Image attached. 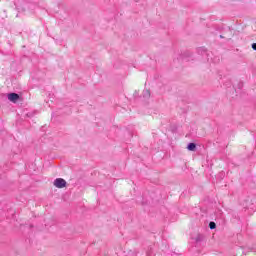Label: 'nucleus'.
Instances as JSON below:
<instances>
[{"label":"nucleus","mask_w":256,"mask_h":256,"mask_svg":"<svg viewBox=\"0 0 256 256\" xmlns=\"http://www.w3.org/2000/svg\"><path fill=\"white\" fill-rule=\"evenodd\" d=\"M54 186L57 187V189H63V187H67V181L63 178H57L54 180Z\"/></svg>","instance_id":"f257e3e1"},{"label":"nucleus","mask_w":256,"mask_h":256,"mask_svg":"<svg viewBox=\"0 0 256 256\" xmlns=\"http://www.w3.org/2000/svg\"><path fill=\"white\" fill-rule=\"evenodd\" d=\"M8 99L12 103H17L19 101V99H20V96L17 93H9L8 94Z\"/></svg>","instance_id":"f03ea898"},{"label":"nucleus","mask_w":256,"mask_h":256,"mask_svg":"<svg viewBox=\"0 0 256 256\" xmlns=\"http://www.w3.org/2000/svg\"><path fill=\"white\" fill-rule=\"evenodd\" d=\"M187 149L188 151H195V149H197V144L191 142L188 144Z\"/></svg>","instance_id":"7ed1b4c3"},{"label":"nucleus","mask_w":256,"mask_h":256,"mask_svg":"<svg viewBox=\"0 0 256 256\" xmlns=\"http://www.w3.org/2000/svg\"><path fill=\"white\" fill-rule=\"evenodd\" d=\"M198 53H200L201 55H206L207 57H209V54H207V49H205V48H199Z\"/></svg>","instance_id":"20e7f679"},{"label":"nucleus","mask_w":256,"mask_h":256,"mask_svg":"<svg viewBox=\"0 0 256 256\" xmlns=\"http://www.w3.org/2000/svg\"><path fill=\"white\" fill-rule=\"evenodd\" d=\"M209 228H210V229H217V224H216L215 222L211 221V222L209 223Z\"/></svg>","instance_id":"39448f33"},{"label":"nucleus","mask_w":256,"mask_h":256,"mask_svg":"<svg viewBox=\"0 0 256 256\" xmlns=\"http://www.w3.org/2000/svg\"><path fill=\"white\" fill-rule=\"evenodd\" d=\"M144 95H147L148 97H151V93L149 92V90L144 91Z\"/></svg>","instance_id":"423d86ee"},{"label":"nucleus","mask_w":256,"mask_h":256,"mask_svg":"<svg viewBox=\"0 0 256 256\" xmlns=\"http://www.w3.org/2000/svg\"><path fill=\"white\" fill-rule=\"evenodd\" d=\"M252 49H253L254 51H256V43H253V44H252Z\"/></svg>","instance_id":"0eeeda50"},{"label":"nucleus","mask_w":256,"mask_h":256,"mask_svg":"<svg viewBox=\"0 0 256 256\" xmlns=\"http://www.w3.org/2000/svg\"><path fill=\"white\" fill-rule=\"evenodd\" d=\"M196 241H197V242L201 241V235H199V236L196 238Z\"/></svg>","instance_id":"6e6552de"}]
</instances>
